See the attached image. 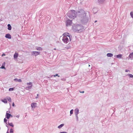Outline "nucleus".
I'll return each instance as SVG.
<instances>
[{"instance_id": "nucleus-1", "label": "nucleus", "mask_w": 133, "mask_h": 133, "mask_svg": "<svg viewBox=\"0 0 133 133\" xmlns=\"http://www.w3.org/2000/svg\"><path fill=\"white\" fill-rule=\"evenodd\" d=\"M76 13L74 10H71L69 11L67 13V16L71 19H73L76 17Z\"/></svg>"}, {"instance_id": "nucleus-2", "label": "nucleus", "mask_w": 133, "mask_h": 133, "mask_svg": "<svg viewBox=\"0 0 133 133\" xmlns=\"http://www.w3.org/2000/svg\"><path fill=\"white\" fill-rule=\"evenodd\" d=\"M63 36L62 41L64 43H67L69 41V39H70V34L68 32H65L63 34Z\"/></svg>"}, {"instance_id": "nucleus-3", "label": "nucleus", "mask_w": 133, "mask_h": 133, "mask_svg": "<svg viewBox=\"0 0 133 133\" xmlns=\"http://www.w3.org/2000/svg\"><path fill=\"white\" fill-rule=\"evenodd\" d=\"M72 21L68 19L66 21V26H69L71 25L72 24Z\"/></svg>"}, {"instance_id": "nucleus-4", "label": "nucleus", "mask_w": 133, "mask_h": 133, "mask_svg": "<svg viewBox=\"0 0 133 133\" xmlns=\"http://www.w3.org/2000/svg\"><path fill=\"white\" fill-rule=\"evenodd\" d=\"M82 26L80 25H77L76 26L75 29L77 31H79L82 29Z\"/></svg>"}, {"instance_id": "nucleus-5", "label": "nucleus", "mask_w": 133, "mask_h": 133, "mask_svg": "<svg viewBox=\"0 0 133 133\" xmlns=\"http://www.w3.org/2000/svg\"><path fill=\"white\" fill-rule=\"evenodd\" d=\"M79 113V110L78 109L76 108L75 110V113L76 116V117L77 118V119H78V117L77 115Z\"/></svg>"}, {"instance_id": "nucleus-6", "label": "nucleus", "mask_w": 133, "mask_h": 133, "mask_svg": "<svg viewBox=\"0 0 133 133\" xmlns=\"http://www.w3.org/2000/svg\"><path fill=\"white\" fill-rule=\"evenodd\" d=\"M8 111H7L6 114V118L7 119H9L10 116H12L10 114H9L7 113Z\"/></svg>"}, {"instance_id": "nucleus-7", "label": "nucleus", "mask_w": 133, "mask_h": 133, "mask_svg": "<svg viewBox=\"0 0 133 133\" xmlns=\"http://www.w3.org/2000/svg\"><path fill=\"white\" fill-rule=\"evenodd\" d=\"M33 53L34 55L36 56L39 54L40 52H38L37 51H34L33 52Z\"/></svg>"}, {"instance_id": "nucleus-8", "label": "nucleus", "mask_w": 133, "mask_h": 133, "mask_svg": "<svg viewBox=\"0 0 133 133\" xmlns=\"http://www.w3.org/2000/svg\"><path fill=\"white\" fill-rule=\"evenodd\" d=\"M37 104L36 103H32L31 104V106L32 108H35L37 105Z\"/></svg>"}, {"instance_id": "nucleus-9", "label": "nucleus", "mask_w": 133, "mask_h": 133, "mask_svg": "<svg viewBox=\"0 0 133 133\" xmlns=\"http://www.w3.org/2000/svg\"><path fill=\"white\" fill-rule=\"evenodd\" d=\"M5 37L6 38L9 39H10L11 38V35L9 34H6L5 35Z\"/></svg>"}, {"instance_id": "nucleus-10", "label": "nucleus", "mask_w": 133, "mask_h": 133, "mask_svg": "<svg viewBox=\"0 0 133 133\" xmlns=\"http://www.w3.org/2000/svg\"><path fill=\"white\" fill-rule=\"evenodd\" d=\"M18 56V54L17 53L15 52L14 55V59H16Z\"/></svg>"}, {"instance_id": "nucleus-11", "label": "nucleus", "mask_w": 133, "mask_h": 133, "mask_svg": "<svg viewBox=\"0 0 133 133\" xmlns=\"http://www.w3.org/2000/svg\"><path fill=\"white\" fill-rule=\"evenodd\" d=\"M1 101L4 103H7V99H4L1 100Z\"/></svg>"}, {"instance_id": "nucleus-12", "label": "nucleus", "mask_w": 133, "mask_h": 133, "mask_svg": "<svg viewBox=\"0 0 133 133\" xmlns=\"http://www.w3.org/2000/svg\"><path fill=\"white\" fill-rule=\"evenodd\" d=\"M108 57H111L113 56V54L111 53H108L107 54Z\"/></svg>"}, {"instance_id": "nucleus-13", "label": "nucleus", "mask_w": 133, "mask_h": 133, "mask_svg": "<svg viewBox=\"0 0 133 133\" xmlns=\"http://www.w3.org/2000/svg\"><path fill=\"white\" fill-rule=\"evenodd\" d=\"M8 29L10 30H11V27L10 25L9 24H8Z\"/></svg>"}, {"instance_id": "nucleus-14", "label": "nucleus", "mask_w": 133, "mask_h": 133, "mask_svg": "<svg viewBox=\"0 0 133 133\" xmlns=\"http://www.w3.org/2000/svg\"><path fill=\"white\" fill-rule=\"evenodd\" d=\"M14 81H16L17 82H22V80L21 79H14Z\"/></svg>"}, {"instance_id": "nucleus-15", "label": "nucleus", "mask_w": 133, "mask_h": 133, "mask_svg": "<svg viewBox=\"0 0 133 133\" xmlns=\"http://www.w3.org/2000/svg\"><path fill=\"white\" fill-rule=\"evenodd\" d=\"M129 57L130 58H133V52L131 53L129 55Z\"/></svg>"}, {"instance_id": "nucleus-16", "label": "nucleus", "mask_w": 133, "mask_h": 133, "mask_svg": "<svg viewBox=\"0 0 133 133\" xmlns=\"http://www.w3.org/2000/svg\"><path fill=\"white\" fill-rule=\"evenodd\" d=\"M122 54H120L117 55L116 56V57L117 58H121L122 57Z\"/></svg>"}, {"instance_id": "nucleus-17", "label": "nucleus", "mask_w": 133, "mask_h": 133, "mask_svg": "<svg viewBox=\"0 0 133 133\" xmlns=\"http://www.w3.org/2000/svg\"><path fill=\"white\" fill-rule=\"evenodd\" d=\"M64 124H61L58 127V128L59 129L61 128V127H63L64 125Z\"/></svg>"}, {"instance_id": "nucleus-18", "label": "nucleus", "mask_w": 133, "mask_h": 133, "mask_svg": "<svg viewBox=\"0 0 133 133\" xmlns=\"http://www.w3.org/2000/svg\"><path fill=\"white\" fill-rule=\"evenodd\" d=\"M7 99L10 102H11V98L10 97H7Z\"/></svg>"}, {"instance_id": "nucleus-19", "label": "nucleus", "mask_w": 133, "mask_h": 133, "mask_svg": "<svg viewBox=\"0 0 133 133\" xmlns=\"http://www.w3.org/2000/svg\"><path fill=\"white\" fill-rule=\"evenodd\" d=\"M14 88H11L9 89V91H12L14 90Z\"/></svg>"}, {"instance_id": "nucleus-20", "label": "nucleus", "mask_w": 133, "mask_h": 133, "mask_svg": "<svg viewBox=\"0 0 133 133\" xmlns=\"http://www.w3.org/2000/svg\"><path fill=\"white\" fill-rule=\"evenodd\" d=\"M8 125L12 127H13L14 126L12 123H8Z\"/></svg>"}, {"instance_id": "nucleus-21", "label": "nucleus", "mask_w": 133, "mask_h": 133, "mask_svg": "<svg viewBox=\"0 0 133 133\" xmlns=\"http://www.w3.org/2000/svg\"><path fill=\"white\" fill-rule=\"evenodd\" d=\"M37 50H41L42 49L41 48L38 47L37 48Z\"/></svg>"}, {"instance_id": "nucleus-22", "label": "nucleus", "mask_w": 133, "mask_h": 133, "mask_svg": "<svg viewBox=\"0 0 133 133\" xmlns=\"http://www.w3.org/2000/svg\"><path fill=\"white\" fill-rule=\"evenodd\" d=\"M128 75L131 78H133V75L131 74H129Z\"/></svg>"}, {"instance_id": "nucleus-23", "label": "nucleus", "mask_w": 133, "mask_h": 133, "mask_svg": "<svg viewBox=\"0 0 133 133\" xmlns=\"http://www.w3.org/2000/svg\"><path fill=\"white\" fill-rule=\"evenodd\" d=\"M130 14L132 18H133V12H131Z\"/></svg>"}, {"instance_id": "nucleus-24", "label": "nucleus", "mask_w": 133, "mask_h": 133, "mask_svg": "<svg viewBox=\"0 0 133 133\" xmlns=\"http://www.w3.org/2000/svg\"><path fill=\"white\" fill-rule=\"evenodd\" d=\"M32 87V85H31L30 86H28L26 87V88H28V89H31Z\"/></svg>"}, {"instance_id": "nucleus-25", "label": "nucleus", "mask_w": 133, "mask_h": 133, "mask_svg": "<svg viewBox=\"0 0 133 133\" xmlns=\"http://www.w3.org/2000/svg\"><path fill=\"white\" fill-rule=\"evenodd\" d=\"M27 84L28 85H32V83L30 82V83H27Z\"/></svg>"}, {"instance_id": "nucleus-26", "label": "nucleus", "mask_w": 133, "mask_h": 133, "mask_svg": "<svg viewBox=\"0 0 133 133\" xmlns=\"http://www.w3.org/2000/svg\"><path fill=\"white\" fill-rule=\"evenodd\" d=\"M10 132L11 133H12L13 132V130L12 129H11L10 130Z\"/></svg>"}, {"instance_id": "nucleus-27", "label": "nucleus", "mask_w": 133, "mask_h": 133, "mask_svg": "<svg viewBox=\"0 0 133 133\" xmlns=\"http://www.w3.org/2000/svg\"><path fill=\"white\" fill-rule=\"evenodd\" d=\"M73 110H71V111H70V114H73Z\"/></svg>"}, {"instance_id": "nucleus-28", "label": "nucleus", "mask_w": 133, "mask_h": 133, "mask_svg": "<svg viewBox=\"0 0 133 133\" xmlns=\"http://www.w3.org/2000/svg\"><path fill=\"white\" fill-rule=\"evenodd\" d=\"M1 68H2V69H5V67H4V66H2L1 67Z\"/></svg>"}, {"instance_id": "nucleus-29", "label": "nucleus", "mask_w": 133, "mask_h": 133, "mask_svg": "<svg viewBox=\"0 0 133 133\" xmlns=\"http://www.w3.org/2000/svg\"><path fill=\"white\" fill-rule=\"evenodd\" d=\"M7 120L5 118L4 119V122H5V123H6V122H7Z\"/></svg>"}, {"instance_id": "nucleus-30", "label": "nucleus", "mask_w": 133, "mask_h": 133, "mask_svg": "<svg viewBox=\"0 0 133 133\" xmlns=\"http://www.w3.org/2000/svg\"><path fill=\"white\" fill-rule=\"evenodd\" d=\"M56 76H57L58 77H59V75H58V74H56L55 75H54V77H55Z\"/></svg>"}, {"instance_id": "nucleus-31", "label": "nucleus", "mask_w": 133, "mask_h": 133, "mask_svg": "<svg viewBox=\"0 0 133 133\" xmlns=\"http://www.w3.org/2000/svg\"><path fill=\"white\" fill-rule=\"evenodd\" d=\"M129 71V70H125V71L126 72H128Z\"/></svg>"}, {"instance_id": "nucleus-32", "label": "nucleus", "mask_w": 133, "mask_h": 133, "mask_svg": "<svg viewBox=\"0 0 133 133\" xmlns=\"http://www.w3.org/2000/svg\"><path fill=\"white\" fill-rule=\"evenodd\" d=\"M12 105L13 107H14L15 105L14 103V102H13L12 103Z\"/></svg>"}, {"instance_id": "nucleus-33", "label": "nucleus", "mask_w": 133, "mask_h": 133, "mask_svg": "<svg viewBox=\"0 0 133 133\" xmlns=\"http://www.w3.org/2000/svg\"><path fill=\"white\" fill-rule=\"evenodd\" d=\"M5 54H2V56H5Z\"/></svg>"}, {"instance_id": "nucleus-34", "label": "nucleus", "mask_w": 133, "mask_h": 133, "mask_svg": "<svg viewBox=\"0 0 133 133\" xmlns=\"http://www.w3.org/2000/svg\"><path fill=\"white\" fill-rule=\"evenodd\" d=\"M60 133H67L66 132H60Z\"/></svg>"}, {"instance_id": "nucleus-35", "label": "nucleus", "mask_w": 133, "mask_h": 133, "mask_svg": "<svg viewBox=\"0 0 133 133\" xmlns=\"http://www.w3.org/2000/svg\"><path fill=\"white\" fill-rule=\"evenodd\" d=\"M80 93H84V91H83L82 92L80 91Z\"/></svg>"}, {"instance_id": "nucleus-36", "label": "nucleus", "mask_w": 133, "mask_h": 133, "mask_svg": "<svg viewBox=\"0 0 133 133\" xmlns=\"http://www.w3.org/2000/svg\"><path fill=\"white\" fill-rule=\"evenodd\" d=\"M37 97H36V98H38V94H37Z\"/></svg>"}, {"instance_id": "nucleus-37", "label": "nucleus", "mask_w": 133, "mask_h": 133, "mask_svg": "<svg viewBox=\"0 0 133 133\" xmlns=\"http://www.w3.org/2000/svg\"><path fill=\"white\" fill-rule=\"evenodd\" d=\"M54 50H56V48H55V49H54Z\"/></svg>"}, {"instance_id": "nucleus-38", "label": "nucleus", "mask_w": 133, "mask_h": 133, "mask_svg": "<svg viewBox=\"0 0 133 133\" xmlns=\"http://www.w3.org/2000/svg\"><path fill=\"white\" fill-rule=\"evenodd\" d=\"M89 66H90V65H89Z\"/></svg>"}, {"instance_id": "nucleus-39", "label": "nucleus", "mask_w": 133, "mask_h": 133, "mask_svg": "<svg viewBox=\"0 0 133 133\" xmlns=\"http://www.w3.org/2000/svg\"><path fill=\"white\" fill-rule=\"evenodd\" d=\"M96 21H95V22H96Z\"/></svg>"}, {"instance_id": "nucleus-40", "label": "nucleus", "mask_w": 133, "mask_h": 133, "mask_svg": "<svg viewBox=\"0 0 133 133\" xmlns=\"http://www.w3.org/2000/svg\"><path fill=\"white\" fill-rule=\"evenodd\" d=\"M7 133H9V132H7Z\"/></svg>"}]
</instances>
